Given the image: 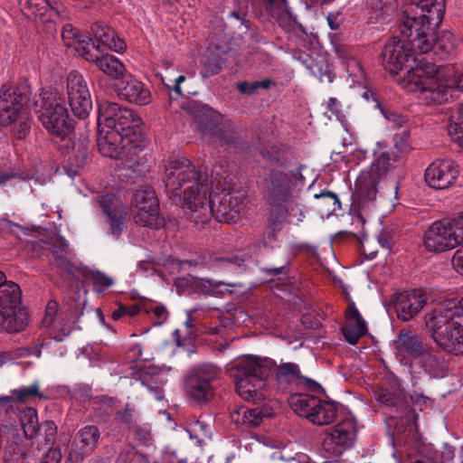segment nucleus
<instances>
[{
    "mask_svg": "<svg viewBox=\"0 0 463 463\" xmlns=\"http://www.w3.org/2000/svg\"><path fill=\"white\" fill-rule=\"evenodd\" d=\"M21 423L26 438L33 439L40 430L37 411L33 408L25 409L21 417Z\"/></svg>",
    "mask_w": 463,
    "mask_h": 463,
    "instance_id": "39",
    "label": "nucleus"
},
{
    "mask_svg": "<svg viewBox=\"0 0 463 463\" xmlns=\"http://www.w3.org/2000/svg\"><path fill=\"white\" fill-rule=\"evenodd\" d=\"M52 252L59 262V266L66 269L68 272L72 273L73 268L68 261L67 256L69 255L68 244L62 239H56L55 242L52 245Z\"/></svg>",
    "mask_w": 463,
    "mask_h": 463,
    "instance_id": "41",
    "label": "nucleus"
},
{
    "mask_svg": "<svg viewBox=\"0 0 463 463\" xmlns=\"http://www.w3.org/2000/svg\"><path fill=\"white\" fill-rule=\"evenodd\" d=\"M410 57V51L404 42L396 39L389 40L381 53L383 68L394 75L407 67Z\"/></svg>",
    "mask_w": 463,
    "mask_h": 463,
    "instance_id": "23",
    "label": "nucleus"
},
{
    "mask_svg": "<svg viewBox=\"0 0 463 463\" xmlns=\"http://www.w3.org/2000/svg\"><path fill=\"white\" fill-rule=\"evenodd\" d=\"M118 97L137 106H146L152 100L149 88L137 77L128 74L117 84Z\"/></svg>",
    "mask_w": 463,
    "mask_h": 463,
    "instance_id": "22",
    "label": "nucleus"
},
{
    "mask_svg": "<svg viewBox=\"0 0 463 463\" xmlns=\"http://www.w3.org/2000/svg\"><path fill=\"white\" fill-rule=\"evenodd\" d=\"M219 370L212 364L195 367L186 383L187 393L198 402H204L213 396L212 382L218 376Z\"/></svg>",
    "mask_w": 463,
    "mask_h": 463,
    "instance_id": "18",
    "label": "nucleus"
},
{
    "mask_svg": "<svg viewBox=\"0 0 463 463\" xmlns=\"http://www.w3.org/2000/svg\"><path fill=\"white\" fill-rule=\"evenodd\" d=\"M187 432L191 439H197L199 445H202L204 439L211 438V427L200 420L192 423Z\"/></svg>",
    "mask_w": 463,
    "mask_h": 463,
    "instance_id": "42",
    "label": "nucleus"
},
{
    "mask_svg": "<svg viewBox=\"0 0 463 463\" xmlns=\"http://www.w3.org/2000/svg\"><path fill=\"white\" fill-rule=\"evenodd\" d=\"M446 0H412L405 10L401 30L411 36L412 27L418 24H428L430 28H438L443 20Z\"/></svg>",
    "mask_w": 463,
    "mask_h": 463,
    "instance_id": "12",
    "label": "nucleus"
},
{
    "mask_svg": "<svg viewBox=\"0 0 463 463\" xmlns=\"http://www.w3.org/2000/svg\"><path fill=\"white\" fill-rule=\"evenodd\" d=\"M142 124L141 118L130 109L123 108L117 121V128L123 139L116 145L118 156L116 159L132 161L138 151L143 149V139L139 129Z\"/></svg>",
    "mask_w": 463,
    "mask_h": 463,
    "instance_id": "11",
    "label": "nucleus"
},
{
    "mask_svg": "<svg viewBox=\"0 0 463 463\" xmlns=\"http://www.w3.org/2000/svg\"><path fill=\"white\" fill-rule=\"evenodd\" d=\"M294 175L291 172L272 170L265 178V189L269 196L270 225L279 231L286 222L298 223L304 217L296 196Z\"/></svg>",
    "mask_w": 463,
    "mask_h": 463,
    "instance_id": "5",
    "label": "nucleus"
},
{
    "mask_svg": "<svg viewBox=\"0 0 463 463\" xmlns=\"http://www.w3.org/2000/svg\"><path fill=\"white\" fill-rule=\"evenodd\" d=\"M237 87H238V90H240V92L242 94L251 95V94H254L257 90L256 81H254V82H247V81L240 82V83H238Z\"/></svg>",
    "mask_w": 463,
    "mask_h": 463,
    "instance_id": "60",
    "label": "nucleus"
},
{
    "mask_svg": "<svg viewBox=\"0 0 463 463\" xmlns=\"http://www.w3.org/2000/svg\"><path fill=\"white\" fill-rule=\"evenodd\" d=\"M5 463H28L24 451L16 444L10 445L4 456Z\"/></svg>",
    "mask_w": 463,
    "mask_h": 463,
    "instance_id": "46",
    "label": "nucleus"
},
{
    "mask_svg": "<svg viewBox=\"0 0 463 463\" xmlns=\"http://www.w3.org/2000/svg\"><path fill=\"white\" fill-rule=\"evenodd\" d=\"M428 24H418L412 27V34L411 36L404 33L402 30L401 33L406 37L411 44V47L420 53H427L433 47L435 41V31L437 28H430Z\"/></svg>",
    "mask_w": 463,
    "mask_h": 463,
    "instance_id": "30",
    "label": "nucleus"
},
{
    "mask_svg": "<svg viewBox=\"0 0 463 463\" xmlns=\"http://www.w3.org/2000/svg\"><path fill=\"white\" fill-rule=\"evenodd\" d=\"M67 94L73 114L79 118H85L92 109L90 93L82 75L71 71L67 77Z\"/></svg>",
    "mask_w": 463,
    "mask_h": 463,
    "instance_id": "16",
    "label": "nucleus"
},
{
    "mask_svg": "<svg viewBox=\"0 0 463 463\" xmlns=\"http://www.w3.org/2000/svg\"><path fill=\"white\" fill-rule=\"evenodd\" d=\"M416 362L430 377L442 378L449 371V364L444 357L430 348H425Z\"/></svg>",
    "mask_w": 463,
    "mask_h": 463,
    "instance_id": "29",
    "label": "nucleus"
},
{
    "mask_svg": "<svg viewBox=\"0 0 463 463\" xmlns=\"http://www.w3.org/2000/svg\"><path fill=\"white\" fill-rule=\"evenodd\" d=\"M393 145L402 153H407L412 149L411 144V134L406 128L396 133L393 137Z\"/></svg>",
    "mask_w": 463,
    "mask_h": 463,
    "instance_id": "47",
    "label": "nucleus"
},
{
    "mask_svg": "<svg viewBox=\"0 0 463 463\" xmlns=\"http://www.w3.org/2000/svg\"><path fill=\"white\" fill-rule=\"evenodd\" d=\"M13 393L23 402L32 396L39 397L40 399L45 398V396L39 392V385L37 383H33L30 386L15 389L13 391Z\"/></svg>",
    "mask_w": 463,
    "mask_h": 463,
    "instance_id": "50",
    "label": "nucleus"
},
{
    "mask_svg": "<svg viewBox=\"0 0 463 463\" xmlns=\"http://www.w3.org/2000/svg\"><path fill=\"white\" fill-rule=\"evenodd\" d=\"M303 64H305L306 68L310 71V73L313 76L318 78L320 81H333L335 75L332 71L331 66L324 58H321L315 63H307L305 60L303 61Z\"/></svg>",
    "mask_w": 463,
    "mask_h": 463,
    "instance_id": "40",
    "label": "nucleus"
},
{
    "mask_svg": "<svg viewBox=\"0 0 463 463\" xmlns=\"http://www.w3.org/2000/svg\"><path fill=\"white\" fill-rule=\"evenodd\" d=\"M44 430V440L47 445H52L54 443L56 434H57V426L52 420L46 421L43 424Z\"/></svg>",
    "mask_w": 463,
    "mask_h": 463,
    "instance_id": "54",
    "label": "nucleus"
},
{
    "mask_svg": "<svg viewBox=\"0 0 463 463\" xmlns=\"http://www.w3.org/2000/svg\"><path fill=\"white\" fill-rule=\"evenodd\" d=\"M28 312L22 306L20 287L6 281L5 275L0 270V329L8 333H17L28 325Z\"/></svg>",
    "mask_w": 463,
    "mask_h": 463,
    "instance_id": "9",
    "label": "nucleus"
},
{
    "mask_svg": "<svg viewBox=\"0 0 463 463\" xmlns=\"http://www.w3.org/2000/svg\"><path fill=\"white\" fill-rule=\"evenodd\" d=\"M336 414L337 408L333 402L320 399L319 404L311 413L310 422L317 426L328 425L334 421Z\"/></svg>",
    "mask_w": 463,
    "mask_h": 463,
    "instance_id": "36",
    "label": "nucleus"
},
{
    "mask_svg": "<svg viewBox=\"0 0 463 463\" xmlns=\"http://www.w3.org/2000/svg\"><path fill=\"white\" fill-rule=\"evenodd\" d=\"M78 315H67L58 312V303L55 300H50L45 307L44 316L42 321L43 327L50 329L55 335L53 338L61 341L71 332L73 326L77 322Z\"/></svg>",
    "mask_w": 463,
    "mask_h": 463,
    "instance_id": "21",
    "label": "nucleus"
},
{
    "mask_svg": "<svg viewBox=\"0 0 463 463\" xmlns=\"http://www.w3.org/2000/svg\"><path fill=\"white\" fill-rule=\"evenodd\" d=\"M41 102L36 110L38 118L52 138V142L63 155H69L70 160L75 158V167H82L88 159V149L81 142L74 140V128L68 109L56 92L43 91L37 102Z\"/></svg>",
    "mask_w": 463,
    "mask_h": 463,
    "instance_id": "2",
    "label": "nucleus"
},
{
    "mask_svg": "<svg viewBox=\"0 0 463 463\" xmlns=\"http://www.w3.org/2000/svg\"><path fill=\"white\" fill-rule=\"evenodd\" d=\"M90 62L96 64L98 69L112 79H122L125 77V65L115 56L106 54H97L90 51L84 58Z\"/></svg>",
    "mask_w": 463,
    "mask_h": 463,
    "instance_id": "27",
    "label": "nucleus"
},
{
    "mask_svg": "<svg viewBox=\"0 0 463 463\" xmlns=\"http://www.w3.org/2000/svg\"><path fill=\"white\" fill-rule=\"evenodd\" d=\"M61 458L62 454L60 449L50 448L42 458L40 463H60Z\"/></svg>",
    "mask_w": 463,
    "mask_h": 463,
    "instance_id": "55",
    "label": "nucleus"
},
{
    "mask_svg": "<svg viewBox=\"0 0 463 463\" xmlns=\"http://www.w3.org/2000/svg\"><path fill=\"white\" fill-rule=\"evenodd\" d=\"M186 109L193 117L198 130L204 137L224 138L221 133L220 126L222 116L208 105H203L195 101H190L186 105Z\"/></svg>",
    "mask_w": 463,
    "mask_h": 463,
    "instance_id": "19",
    "label": "nucleus"
},
{
    "mask_svg": "<svg viewBox=\"0 0 463 463\" xmlns=\"http://www.w3.org/2000/svg\"><path fill=\"white\" fill-rule=\"evenodd\" d=\"M82 455L79 453H70L64 463H81Z\"/></svg>",
    "mask_w": 463,
    "mask_h": 463,
    "instance_id": "64",
    "label": "nucleus"
},
{
    "mask_svg": "<svg viewBox=\"0 0 463 463\" xmlns=\"http://www.w3.org/2000/svg\"><path fill=\"white\" fill-rule=\"evenodd\" d=\"M100 431L97 426L86 425L79 430L74 442L81 454L92 452L98 446Z\"/></svg>",
    "mask_w": 463,
    "mask_h": 463,
    "instance_id": "32",
    "label": "nucleus"
},
{
    "mask_svg": "<svg viewBox=\"0 0 463 463\" xmlns=\"http://www.w3.org/2000/svg\"><path fill=\"white\" fill-rule=\"evenodd\" d=\"M30 92L24 88L3 84L0 88V125H14L17 138L25 137L30 129Z\"/></svg>",
    "mask_w": 463,
    "mask_h": 463,
    "instance_id": "7",
    "label": "nucleus"
},
{
    "mask_svg": "<svg viewBox=\"0 0 463 463\" xmlns=\"http://www.w3.org/2000/svg\"><path fill=\"white\" fill-rule=\"evenodd\" d=\"M130 213L136 223L142 226H156L161 224L159 202L151 187L138 189L133 195Z\"/></svg>",
    "mask_w": 463,
    "mask_h": 463,
    "instance_id": "14",
    "label": "nucleus"
},
{
    "mask_svg": "<svg viewBox=\"0 0 463 463\" xmlns=\"http://www.w3.org/2000/svg\"><path fill=\"white\" fill-rule=\"evenodd\" d=\"M397 161L398 156L386 144L377 142L370 166L362 170L355 180L357 196L363 201L375 200L378 184L395 167Z\"/></svg>",
    "mask_w": 463,
    "mask_h": 463,
    "instance_id": "8",
    "label": "nucleus"
},
{
    "mask_svg": "<svg viewBox=\"0 0 463 463\" xmlns=\"http://www.w3.org/2000/svg\"><path fill=\"white\" fill-rule=\"evenodd\" d=\"M271 415L272 412L270 409L268 408L249 409L241 407L232 414V418L234 420L241 422L247 427H256L260 424L264 417H270Z\"/></svg>",
    "mask_w": 463,
    "mask_h": 463,
    "instance_id": "34",
    "label": "nucleus"
},
{
    "mask_svg": "<svg viewBox=\"0 0 463 463\" xmlns=\"http://www.w3.org/2000/svg\"><path fill=\"white\" fill-rule=\"evenodd\" d=\"M448 134L451 140L463 149V127L458 123H449Z\"/></svg>",
    "mask_w": 463,
    "mask_h": 463,
    "instance_id": "52",
    "label": "nucleus"
},
{
    "mask_svg": "<svg viewBox=\"0 0 463 463\" xmlns=\"http://www.w3.org/2000/svg\"><path fill=\"white\" fill-rule=\"evenodd\" d=\"M302 378L299 366L294 363L281 364L276 373V382L278 387L286 390L288 385L298 382Z\"/></svg>",
    "mask_w": 463,
    "mask_h": 463,
    "instance_id": "35",
    "label": "nucleus"
},
{
    "mask_svg": "<svg viewBox=\"0 0 463 463\" xmlns=\"http://www.w3.org/2000/svg\"><path fill=\"white\" fill-rule=\"evenodd\" d=\"M276 367L269 358L247 356L232 367L238 395L243 400L258 403L270 397L269 377Z\"/></svg>",
    "mask_w": 463,
    "mask_h": 463,
    "instance_id": "4",
    "label": "nucleus"
},
{
    "mask_svg": "<svg viewBox=\"0 0 463 463\" xmlns=\"http://www.w3.org/2000/svg\"><path fill=\"white\" fill-rule=\"evenodd\" d=\"M202 63V74L203 77L217 74L222 69L220 59L212 52L203 60Z\"/></svg>",
    "mask_w": 463,
    "mask_h": 463,
    "instance_id": "44",
    "label": "nucleus"
},
{
    "mask_svg": "<svg viewBox=\"0 0 463 463\" xmlns=\"http://www.w3.org/2000/svg\"><path fill=\"white\" fill-rule=\"evenodd\" d=\"M377 241L383 249H391V237L387 232H381L377 236Z\"/></svg>",
    "mask_w": 463,
    "mask_h": 463,
    "instance_id": "61",
    "label": "nucleus"
},
{
    "mask_svg": "<svg viewBox=\"0 0 463 463\" xmlns=\"http://www.w3.org/2000/svg\"><path fill=\"white\" fill-rule=\"evenodd\" d=\"M319 402L320 399L318 397L304 393L292 394L288 399L290 408L298 415L307 419L309 421L311 413Z\"/></svg>",
    "mask_w": 463,
    "mask_h": 463,
    "instance_id": "33",
    "label": "nucleus"
},
{
    "mask_svg": "<svg viewBox=\"0 0 463 463\" xmlns=\"http://www.w3.org/2000/svg\"><path fill=\"white\" fill-rule=\"evenodd\" d=\"M436 46L443 49L447 53L452 52L456 48L455 35L450 32H443Z\"/></svg>",
    "mask_w": 463,
    "mask_h": 463,
    "instance_id": "51",
    "label": "nucleus"
},
{
    "mask_svg": "<svg viewBox=\"0 0 463 463\" xmlns=\"http://www.w3.org/2000/svg\"><path fill=\"white\" fill-rule=\"evenodd\" d=\"M375 398L379 403H382V404H384L387 406H391L393 404V400H394L393 394L387 390H380L379 392H377L375 393Z\"/></svg>",
    "mask_w": 463,
    "mask_h": 463,
    "instance_id": "58",
    "label": "nucleus"
},
{
    "mask_svg": "<svg viewBox=\"0 0 463 463\" xmlns=\"http://www.w3.org/2000/svg\"><path fill=\"white\" fill-rule=\"evenodd\" d=\"M135 439L144 446H149L152 443L151 432L148 428H137L135 432Z\"/></svg>",
    "mask_w": 463,
    "mask_h": 463,
    "instance_id": "56",
    "label": "nucleus"
},
{
    "mask_svg": "<svg viewBox=\"0 0 463 463\" xmlns=\"http://www.w3.org/2000/svg\"><path fill=\"white\" fill-rule=\"evenodd\" d=\"M450 220L431 223L422 234V246L429 252L441 253L457 248Z\"/></svg>",
    "mask_w": 463,
    "mask_h": 463,
    "instance_id": "15",
    "label": "nucleus"
},
{
    "mask_svg": "<svg viewBox=\"0 0 463 463\" xmlns=\"http://www.w3.org/2000/svg\"><path fill=\"white\" fill-rule=\"evenodd\" d=\"M413 65L398 80L405 90L418 93L428 104L442 103L449 97V84L440 69L424 59L415 58Z\"/></svg>",
    "mask_w": 463,
    "mask_h": 463,
    "instance_id": "6",
    "label": "nucleus"
},
{
    "mask_svg": "<svg viewBox=\"0 0 463 463\" xmlns=\"http://www.w3.org/2000/svg\"><path fill=\"white\" fill-rule=\"evenodd\" d=\"M393 348L397 359L407 365L411 360L417 361L426 347L417 334L402 330L394 339Z\"/></svg>",
    "mask_w": 463,
    "mask_h": 463,
    "instance_id": "24",
    "label": "nucleus"
},
{
    "mask_svg": "<svg viewBox=\"0 0 463 463\" xmlns=\"http://www.w3.org/2000/svg\"><path fill=\"white\" fill-rule=\"evenodd\" d=\"M90 279L98 292L103 291L113 284L110 277L98 270L90 273Z\"/></svg>",
    "mask_w": 463,
    "mask_h": 463,
    "instance_id": "48",
    "label": "nucleus"
},
{
    "mask_svg": "<svg viewBox=\"0 0 463 463\" xmlns=\"http://www.w3.org/2000/svg\"><path fill=\"white\" fill-rule=\"evenodd\" d=\"M451 262L454 269L463 276V247L454 252Z\"/></svg>",
    "mask_w": 463,
    "mask_h": 463,
    "instance_id": "57",
    "label": "nucleus"
},
{
    "mask_svg": "<svg viewBox=\"0 0 463 463\" xmlns=\"http://www.w3.org/2000/svg\"><path fill=\"white\" fill-rule=\"evenodd\" d=\"M17 175L12 171L0 170V186L5 185L9 181L15 178Z\"/></svg>",
    "mask_w": 463,
    "mask_h": 463,
    "instance_id": "63",
    "label": "nucleus"
},
{
    "mask_svg": "<svg viewBox=\"0 0 463 463\" xmlns=\"http://www.w3.org/2000/svg\"><path fill=\"white\" fill-rule=\"evenodd\" d=\"M96 202L106 215L108 234L118 238L126 226L127 210L123 202L113 194H99Z\"/></svg>",
    "mask_w": 463,
    "mask_h": 463,
    "instance_id": "17",
    "label": "nucleus"
},
{
    "mask_svg": "<svg viewBox=\"0 0 463 463\" xmlns=\"http://www.w3.org/2000/svg\"><path fill=\"white\" fill-rule=\"evenodd\" d=\"M340 102L335 98H330L327 102L328 109L336 117L340 116Z\"/></svg>",
    "mask_w": 463,
    "mask_h": 463,
    "instance_id": "62",
    "label": "nucleus"
},
{
    "mask_svg": "<svg viewBox=\"0 0 463 463\" xmlns=\"http://www.w3.org/2000/svg\"><path fill=\"white\" fill-rule=\"evenodd\" d=\"M92 38H88L90 43V51L98 52L110 50L115 52H123L127 44L118 33L110 27L102 24H94L91 26Z\"/></svg>",
    "mask_w": 463,
    "mask_h": 463,
    "instance_id": "25",
    "label": "nucleus"
},
{
    "mask_svg": "<svg viewBox=\"0 0 463 463\" xmlns=\"http://www.w3.org/2000/svg\"><path fill=\"white\" fill-rule=\"evenodd\" d=\"M123 108L118 103L102 101L99 104L98 147L107 157H117L116 143L122 140L117 128V121Z\"/></svg>",
    "mask_w": 463,
    "mask_h": 463,
    "instance_id": "10",
    "label": "nucleus"
},
{
    "mask_svg": "<svg viewBox=\"0 0 463 463\" xmlns=\"http://www.w3.org/2000/svg\"><path fill=\"white\" fill-rule=\"evenodd\" d=\"M450 223L455 233L454 237L457 241V246L463 244V214L450 220Z\"/></svg>",
    "mask_w": 463,
    "mask_h": 463,
    "instance_id": "53",
    "label": "nucleus"
},
{
    "mask_svg": "<svg viewBox=\"0 0 463 463\" xmlns=\"http://www.w3.org/2000/svg\"><path fill=\"white\" fill-rule=\"evenodd\" d=\"M61 37L64 44L69 48H73L82 58H85L90 51V43L88 42L89 37L82 35L77 28L70 24L63 26Z\"/></svg>",
    "mask_w": 463,
    "mask_h": 463,
    "instance_id": "31",
    "label": "nucleus"
},
{
    "mask_svg": "<svg viewBox=\"0 0 463 463\" xmlns=\"http://www.w3.org/2000/svg\"><path fill=\"white\" fill-rule=\"evenodd\" d=\"M345 69L349 77L352 78V81L354 83L363 84L364 82L365 77L364 70L356 59H346Z\"/></svg>",
    "mask_w": 463,
    "mask_h": 463,
    "instance_id": "43",
    "label": "nucleus"
},
{
    "mask_svg": "<svg viewBox=\"0 0 463 463\" xmlns=\"http://www.w3.org/2000/svg\"><path fill=\"white\" fill-rule=\"evenodd\" d=\"M165 185L175 195L181 196L183 190L182 206L196 223L207 222L211 217L219 222H230L239 214L244 201V194L239 191L223 192L212 199L207 175L199 173L186 159L168 161Z\"/></svg>",
    "mask_w": 463,
    "mask_h": 463,
    "instance_id": "1",
    "label": "nucleus"
},
{
    "mask_svg": "<svg viewBox=\"0 0 463 463\" xmlns=\"http://www.w3.org/2000/svg\"><path fill=\"white\" fill-rule=\"evenodd\" d=\"M226 285L222 281H213L211 279H201L196 282V289L198 292L205 295H216L222 291L219 289L221 286Z\"/></svg>",
    "mask_w": 463,
    "mask_h": 463,
    "instance_id": "45",
    "label": "nucleus"
},
{
    "mask_svg": "<svg viewBox=\"0 0 463 463\" xmlns=\"http://www.w3.org/2000/svg\"><path fill=\"white\" fill-rule=\"evenodd\" d=\"M22 12L32 20L45 21L51 11L48 0H20Z\"/></svg>",
    "mask_w": 463,
    "mask_h": 463,
    "instance_id": "37",
    "label": "nucleus"
},
{
    "mask_svg": "<svg viewBox=\"0 0 463 463\" xmlns=\"http://www.w3.org/2000/svg\"><path fill=\"white\" fill-rule=\"evenodd\" d=\"M143 308L146 313L153 314L156 320L154 322L156 326H161L168 317V312L165 306L159 304L151 303L149 305L144 304Z\"/></svg>",
    "mask_w": 463,
    "mask_h": 463,
    "instance_id": "49",
    "label": "nucleus"
},
{
    "mask_svg": "<svg viewBox=\"0 0 463 463\" xmlns=\"http://www.w3.org/2000/svg\"><path fill=\"white\" fill-rule=\"evenodd\" d=\"M383 115L392 127L401 128L405 123V118L400 114L394 112H386L383 113Z\"/></svg>",
    "mask_w": 463,
    "mask_h": 463,
    "instance_id": "59",
    "label": "nucleus"
},
{
    "mask_svg": "<svg viewBox=\"0 0 463 463\" xmlns=\"http://www.w3.org/2000/svg\"><path fill=\"white\" fill-rule=\"evenodd\" d=\"M459 175L458 165L451 159H437L425 170L424 177L430 187L443 190L450 187Z\"/></svg>",
    "mask_w": 463,
    "mask_h": 463,
    "instance_id": "20",
    "label": "nucleus"
},
{
    "mask_svg": "<svg viewBox=\"0 0 463 463\" xmlns=\"http://www.w3.org/2000/svg\"><path fill=\"white\" fill-rule=\"evenodd\" d=\"M357 431V423L352 418L337 423L324 439L322 451L325 459L313 463H336V459L354 444Z\"/></svg>",
    "mask_w": 463,
    "mask_h": 463,
    "instance_id": "13",
    "label": "nucleus"
},
{
    "mask_svg": "<svg viewBox=\"0 0 463 463\" xmlns=\"http://www.w3.org/2000/svg\"><path fill=\"white\" fill-rule=\"evenodd\" d=\"M425 326L431 339L444 352L463 354V312L449 299L425 315Z\"/></svg>",
    "mask_w": 463,
    "mask_h": 463,
    "instance_id": "3",
    "label": "nucleus"
},
{
    "mask_svg": "<svg viewBox=\"0 0 463 463\" xmlns=\"http://www.w3.org/2000/svg\"><path fill=\"white\" fill-rule=\"evenodd\" d=\"M366 332V323L361 317L354 304L352 303L346 310V324L343 328L345 340L350 345H354Z\"/></svg>",
    "mask_w": 463,
    "mask_h": 463,
    "instance_id": "28",
    "label": "nucleus"
},
{
    "mask_svg": "<svg viewBox=\"0 0 463 463\" xmlns=\"http://www.w3.org/2000/svg\"><path fill=\"white\" fill-rule=\"evenodd\" d=\"M426 302L425 293L411 289L399 293L394 306L398 317L404 321H409L423 308Z\"/></svg>",
    "mask_w": 463,
    "mask_h": 463,
    "instance_id": "26",
    "label": "nucleus"
},
{
    "mask_svg": "<svg viewBox=\"0 0 463 463\" xmlns=\"http://www.w3.org/2000/svg\"><path fill=\"white\" fill-rule=\"evenodd\" d=\"M0 229L16 236L19 240L29 241L31 237H36L39 230L16 224L6 218L0 219Z\"/></svg>",
    "mask_w": 463,
    "mask_h": 463,
    "instance_id": "38",
    "label": "nucleus"
}]
</instances>
